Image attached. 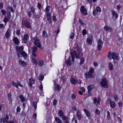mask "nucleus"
Listing matches in <instances>:
<instances>
[{"mask_svg":"<svg viewBox=\"0 0 123 123\" xmlns=\"http://www.w3.org/2000/svg\"><path fill=\"white\" fill-rule=\"evenodd\" d=\"M46 16L47 20L48 21L49 24H51L52 23L51 20V16L50 13H46Z\"/></svg>","mask_w":123,"mask_h":123,"instance_id":"6e6552de","label":"nucleus"},{"mask_svg":"<svg viewBox=\"0 0 123 123\" xmlns=\"http://www.w3.org/2000/svg\"><path fill=\"white\" fill-rule=\"evenodd\" d=\"M37 49V48L35 46H33L31 47V50L32 51V52H36Z\"/></svg>","mask_w":123,"mask_h":123,"instance_id":"c85d7f7f","label":"nucleus"},{"mask_svg":"<svg viewBox=\"0 0 123 123\" xmlns=\"http://www.w3.org/2000/svg\"><path fill=\"white\" fill-rule=\"evenodd\" d=\"M84 112L85 113L86 116L88 117H90L91 116V114L89 111L86 109H84L83 110Z\"/></svg>","mask_w":123,"mask_h":123,"instance_id":"4be33fe9","label":"nucleus"},{"mask_svg":"<svg viewBox=\"0 0 123 123\" xmlns=\"http://www.w3.org/2000/svg\"><path fill=\"white\" fill-rule=\"evenodd\" d=\"M21 108L19 106H18L17 109V113H18L20 111Z\"/></svg>","mask_w":123,"mask_h":123,"instance_id":"680f3d73","label":"nucleus"},{"mask_svg":"<svg viewBox=\"0 0 123 123\" xmlns=\"http://www.w3.org/2000/svg\"><path fill=\"white\" fill-rule=\"evenodd\" d=\"M97 11L99 12H101V10L100 7L98 6H97L96 8V9Z\"/></svg>","mask_w":123,"mask_h":123,"instance_id":"09e8293b","label":"nucleus"},{"mask_svg":"<svg viewBox=\"0 0 123 123\" xmlns=\"http://www.w3.org/2000/svg\"><path fill=\"white\" fill-rule=\"evenodd\" d=\"M29 38V36L27 34L25 35L24 36L23 40L25 41L27 40Z\"/></svg>","mask_w":123,"mask_h":123,"instance_id":"c9c22d12","label":"nucleus"},{"mask_svg":"<svg viewBox=\"0 0 123 123\" xmlns=\"http://www.w3.org/2000/svg\"><path fill=\"white\" fill-rule=\"evenodd\" d=\"M66 63L67 65H71V62L70 61L69 59L68 58L66 61Z\"/></svg>","mask_w":123,"mask_h":123,"instance_id":"a19ab883","label":"nucleus"},{"mask_svg":"<svg viewBox=\"0 0 123 123\" xmlns=\"http://www.w3.org/2000/svg\"><path fill=\"white\" fill-rule=\"evenodd\" d=\"M85 75L86 76V78H90L92 77L93 76L92 73H91L89 72H86L85 74Z\"/></svg>","mask_w":123,"mask_h":123,"instance_id":"ddd939ff","label":"nucleus"},{"mask_svg":"<svg viewBox=\"0 0 123 123\" xmlns=\"http://www.w3.org/2000/svg\"><path fill=\"white\" fill-rule=\"evenodd\" d=\"M93 86L90 85L88 86L87 88L88 91H91L92 90L93 88Z\"/></svg>","mask_w":123,"mask_h":123,"instance_id":"ea45409f","label":"nucleus"},{"mask_svg":"<svg viewBox=\"0 0 123 123\" xmlns=\"http://www.w3.org/2000/svg\"><path fill=\"white\" fill-rule=\"evenodd\" d=\"M94 70V69L93 68H92L91 67L90 68L89 71V72L91 73H92V74H93V72Z\"/></svg>","mask_w":123,"mask_h":123,"instance_id":"603ef678","label":"nucleus"},{"mask_svg":"<svg viewBox=\"0 0 123 123\" xmlns=\"http://www.w3.org/2000/svg\"><path fill=\"white\" fill-rule=\"evenodd\" d=\"M76 53V52L75 50H74L73 52H71L70 53L72 58V61L73 62H74V57Z\"/></svg>","mask_w":123,"mask_h":123,"instance_id":"2eb2a0df","label":"nucleus"},{"mask_svg":"<svg viewBox=\"0 0 123 123\" xmlns=\"http://www.w3.org/2000/svg\"><path fill=\"white\" fill-rule=\"evenodd\" d=\"M83 53L82 52L76 53L75 55L76 58L77 59H79L80 57H81L83 55Z\"/></svg>","mask_w":123,"mask_h":123,"instance_id":"4468645a","label":"nucleus"},{"mask_svg":"<svg viewBox=\"0 0 123 123\" xmlns=\"http://www.w3.org/2000/svg\"><path fill=\"white\" fill-rule=\"evenodd\" d=\"M79 22L80 24L82 26H84L85 25V24L82 21L80 20V19H79Z\"/></svg>","mask_w":123,"mask_h":123,"instance_id":"864d4df0","label":"nucleus"},{"mask_svg":"<svg viewBox=\"0 0 123 123\" xmlns=\"http://www.w3.org/2000/svg\"><path fill=\"white\" fill-rule=\"evenodd\" d=\"M111 12L112 15V16L114 18H115V19H117L118 17V14L114 10H112Z\"/></svg>","mask_w":123,"mask_h":123,"instance_id":"dca6fc26","label":"nucleus"},{"mask_svg":"<svg viewBox=\"0 0 123 123\" xmlns=\"http://www.w3.org/2000/svg\"><path fill=\"white\" fill-rule=\"evenodd\" d=\"M34 40V43L35 45L37 47L40 48L42 49V48L41 47V45L39 40L37 38V37H35L33 38Z\"/></svg>","mask_w":123,"mask_h":123,"instance_id":"20e7f679","label":"nucleus"},{"mask_svg":"<svg viewBox=\"0 0 123 123\" xmlns=\"http://www.w3.org/2000/svg\"><path fill=\"white\" fill-rule=\"evenodd\" d=\"M20 30H17L16 32V34L17 35H20Z\"/></svg>","mask_w":123,"mask_h":123,"instance_id":"bf43d9fd","label":"nucleus"},{"mask_svg":"<svg viewBox=\"0 0 123 123\" xmlns=\"http://www.w3.org/2000/svg\"><path fill=\"white\" fill-rule=\"evenodd\" d=\"M80 62L79 63L80 65H82L84 63L85 61V60L83 57H82L80 59Z\"/></svg>","mask_w":123,"mask_h":123,"instance_id":"e433bc0d","label":"nucleus"},{"mask_svg":"<svg viewBox=\"0 0 123 123\" xmlns=\"http://www.w3.org/2000/svg\"><path fill=\"white\" fill-rule=\"evenodd\" d=\"M19 98L21 100V102L22 103H23L24 102L27 101V99L25 98V97L22 95H20L19 96Z\"/></svg>","mask_w":123,"mask_h":123,"instance_id":"a211bd4d","label":"nucleus"},{"mask_svg":"<svg viewBox=\"0 0 123 123\" xmlns=\"http://www.w3.org/2000/svg\"><path fill=\"white\" fill-rule=\"evenodd\" d=\"M11 94L10 93H9L8 95V99L9 100H10L11 99Z\"/></svg>","mask_w":123,"mask_h":123,"instance_id":"0e129e2a","label":"nucleus"},{"mask_svg":"<svg viewBox=\"0 0 123 123\" xmlns=\"http://www.w3.org/2000/svg\"><path fill=\"white\" fill-rule=\"evenodd\" d=\"M108 101L109 102H110V105L111 107L112 108H114L116 106V104L115 102L113 101H111V99H108Z\"/></svg>","mask_w":123,"mask_h":123,"instance_id":"aec40b11","label":"nucleus"},{"mask_svg":"<svg viewBox=\"0 0 123 123\" xmlns=\"http://www.w3.org/2000/svg\"><path fill=\"white\" fill-rule=\"evenodd\" d=\"M32 105L35 109L36 110L37 107V102H33Z\"/></svg>","mask_w":123,"mask_h":123,"instance_id":"c03bdc74","label":"nucleus"},{"mask_svg":"<svg viewBox=\"0 0 123 123\" xmlns=\"http://www.w3.org/2000/svg\"><path fill=\"white\" fill-rule=\"evenodd\" d=\"M113 68V65L112 64L111 62H110L109 64V70H112Z\"/></svg>","mask_w":123,"mask_h":123,"instance_id":"c756f323","label":"nucleus"},{"mask_svg":"<svg viewBox=\"0 0 123 123\" xmlns=\"http://www.w3.org/2000/svg\"><path fill=\"white\" fill-rule=\"evenodd\" d=\"M65 118H63L62 120L63 121L65 120L64 122L65 123H69V118L67 117V116L66 117H65Z\"/></svg>","mask_w":123,"mask_h":123,"instance_id":"cd10ccee","label":"nucleus"},{"mask_svg":"<svg viewBox=\"0 0 123 123\" xmlns=\"http://www.w3.org/2000/svg\"><path fill=\"white\" fill-rule=\"evenodd\" d=\"M57 103V101L56 100H54L53 101V105H56Z\"/></svg>","mask_w":123,"mask_h":123,"instance_id":"774afa93","label":"nucleus"},{"mask_svg":"<svg viewBox=\"0 0 123 123\" xmlns=\"http://www.w3.org/2000/svg\"><path fill=\"white\" fill-rule=\"evenodd\" d=\"M43 37L44 38H46L48 36V35L46 32L45 31H43L42 33Z\"/></svg>","mask_w":123,"mask_h":123,"instance_id":"7c9ffc66","label":"nucleus"},{"mask_svg":"<svg viewBox=\"0 0 123 123\" xmlns=\"http://www.w3.org/2000/svg\"><path fill=\"white\" fill-rule=\"evenodd\" d=\"M30 11L32 12L33 14V15L35 13V9L32 6L31 7Z\"/></svg>","mask_w":123,"mask_h":123,"instance_id":"79ce46f5","label":"nucleus"},{"mask_svg":"<svg viewBox=\"0 0 123 123\" xmlns=\"http://www.w3.org/2000/svg\"><path fill=\"white\" fill-rule=\"evenodd\" d=\"M95 113L97 115H99L100 113V112L98 109L96 110Z\"/></svg>","mask_w":123,"mask_h":123,"instance_id":"49530a36","label":"nucleus"},{"mask_svg":"<svg viewBox=\"0 0 123 123\" xmlns=\"http://www.w3.org/2000/svg\"><path fill=\"white\" fill-rule=\"evenodd\" d=\"M50 7L49 6H47L45 9V10L47 13H50L49 12L50 11Z\"/></svg>","mask_w":123,"mask_h":123,"instance_id":"72a5a7b5","label":"nucleus"},{"mask_svg":"<svg viewBox=\"0 0 123 123\" xmlns=\"http://www.w3.org/2000/svg\"><path fill=\"white\" fill-rule=\"evenodd\" d=\"M104 29L106 31H111L112 30V28L111 27H108L107 26H105L104 27Z\"/></svg>","mask_w":123,"mask_h":123,"instance_id":"bb28decb","label":"nucleus"},{"mask_svg":"<svg viewBox=\"0 0 123 123\" xmlns=\"http://www.w3.org/2000/svg\"><path fill=\"white\" fill-rule=\"evenodd\" d=\"M37 114L36 113H34L33 115V117L35 119H36L37 118Z\"/></svg>","mask_w":123,"mask_h":123,"instance_id":"052dcab7","label":"nucleus"},{"mask_svg":"<svg viewBox=\"0 0 123 123\" xmlns=\"http://www.w3.org/2000/svg\"><path fill=\"white\" fill-rule=\"evenodd\" d=\"M37 6L39 9H41L42 7V6L40 3H38Z\"/></svg>","mask_w":123,"mask_h":123,"instance_id":"338daca9","label":"nucleus"},{"mask_svg":"<svg viewBox=\"0 0 123 123\" xmlns=\"http://www.w3.org/2000/svg\"><path fill=\"white\" fill-rule=\"evenodd\" d=\"M10 31L8 29L5 34V36L7 38H8L10 36Z\"/></svg>","mask_w":123,"mask_h":123,"instance_id":"5701e85b","label":"nucleus"},{"mask_svg":"<svg viewBox=\"0 0 123 123\" xmlns=\"http://www.w3.org/2000/svg\"><path fill=\"white\" fill-rule=\"evenodd\" d=\"M100 98H98L97 99L96 97H95L93 99L94 103L95 104L97 103V104H98L100 103Z\"/></svg>","mask_w":123,"mask_h":123,"instance_id":"f3484780","label":"nucleus"},{"mask_svg":"<svg viewBox=\"0 0 123 123\" xmlns=\"http://www.w3.org/2000/svg\"><path fill=\"white\" fill-rule=\"evenodd\" d=\"M7 17L9 18H10L12 17V16L11 15V14L9 12H8L7 13Z\"/></svg>","mask_w":123,"mask_h":123,"instance_id":"69168bd1","label":"nucleus"},{"mask_svg":"<svg viewBox=\"0 0 123 123\" xmlns=\"http://www.w3.org/2000/svg\"><path fill=\"white\" fill-rule=\"evenodd\" d=\"M19 64L20 65L22 66L25 67H26L27 63L24 61H22L21 59H20L19 61Z\"/></svg>","mask_w":123,"mask_h":123,"instance_id":"9d476101","label":"nucleus"},{"mask_svg":"<svg viewBox=\"0 0 123 123\" xmlns=\"http://www.w3.org/2000/svg\"><path fill=\"white\" fill-rule=\"evenodd\" d=\"M32 61L33 63L36 65L37 64V60L35 58L32 57Z\"/></svg>","mask_w":123,"mask_h":123,"instance_id":"4c0bfd02","label":"nucleus"},{"mask_svg":"<svg viewBox=\"0 0 123 123\" xmlns=\"http://www.w3.org/2000/svg\"><path fill=\"white\" fill-rule=\"evenodd\" d=\"M16 50L17 52V56L19 58L20 57V54L23 51V49L24 48L23 46H22L19 47H16Z\"/></svg>","mask_w":123,"mask_h":123,"instance_id":"7ed1b4c3","label":"nucleus"},{"mask_svg":"<svg viewBox=\"0 0 123 123\" xmlns=\"http://www.w3.org/2000/svg\"><path fill=\"white\" fill-rule=\"evenodd\" d=\"M29 86L30 88H31L32 87V84L34 83L35 80L32 77L29 79Z\"/></svg>","mask_w":123,"mask_h":123,"instance_id":"9b49d317","label":"nucleus"},{"mask_svg":"<svg viewBox=\"0 0 123 123\" xmlns=\"http://www.w3.org/2000/svg\"><path fill=\"white\" fill-rule=\"evenodd\" d=\"M103 43V42L102 41L101 39H99L98 41V45L97 46L98 49L99 50H100V48L102 45Z\"/></svg>","mask_w":123,"mask_h":123,"instance_id":"f8f14e48","label":"nucleus"},{"mask_svg":"<svg viewBox=\"0 0 123 123\" xmlns=\"http://www.w3.org/2000/svg\"><path fill=\"white\" fill-rule=\"evenodd\" d=\"M17 82L18 87V86H19L21 87H23V86L21 85L19 81H17Z\"/></svg>","mask_w":123,"mask_h":123,"instance_id":"5fc2aeb1","label":"nucleus"},{"mask_svg":"<svg viewBox=\"0 0 123 123\" xmlns=\"http://www.w3.org/2000/svg\"><path fill=\"white\" fill-rule=\"evenodd\" d=\"M8 12H14L13 7L11 6H10L9 7H8Z\"/></svg>","mask_w":123,"mask_h":123,"instance_id":"473e14b6","label":"nucleus"},{"mask_svg":"<svg viewBox=\"0 0 123 123\" xmlns=\"http://www.w3.org/2000/svg\"><path fill=\"white\" fill-rule=\"evenodd\" d=\"M12 84L16 88H18L17 83H16L14 81H12Z\"/></svg>","mask_w":123,"mask_h":123,"instance_id":"8fccbe9b","label":"nucleus"},{"mask_svg":"<svg viewBox=\"0 0 123 123\" xmlns=\"http://www.w3.org/2000/svg\"><path fill=\"white\" fill-rule=\"evenodd\" d=\"M58 113L60 117H61L62 119L63 118H65V117H66V116H65L64 115V113L63 111L61 110H60L58 111Z\"/></svg>","mask_w":123,"mask_h":123,"instance_id":"1a4fd4ad","label":"nucleus"},{"mask_svg":"<svg viewBox=\"0 0 123 123\" xmlns=\"http://www.w3.org/2000/svg\"><path fill=\"white\" fill-rule=\"evenodd\" d=\"M81 48L78 47L77 48V51H76V53H78L79 52H81Z\"/></svg>","mask_w":123,"mask_h":123,"instance_id":"6e6d98bb","label":"nucleus"},{"mask_svg":"<svg viewBox=\"0 0 123 123\" xmlns=\"http://www.w3.org/2000/svg\"><path fill=\"white\" fill-rule=\"evenodd\" d=\"M92 39L90 37L88 38L86 40V42L89 45H90L92 43Z\"/></svg>","mask_w":123,"mask_h":123,"instance_id":"a878e982","label":"nucleus"},{"mask_svg":"<svg viewBox=\"0 0 123 123\" xmlns=\"http://www.w3.org/2000/svg\"><path fill=\"white\" fill-rule=\"evenodd\" d=\"M61 87L60 86V85L58 84H57L56 86H55L54 89L55 90L60 91L61 90Z\"/></svg>","mask_w":123,"mask_h":123,"instance_id":"2f4dec72","label":"nucleus"},{"mask_svg":"<svg viewBox=\"0 0 123 123\" xmlns=\"http://www.w3.org/2000/svg\"><path fill=\"white\" fill-rule=\"evenodd\" d=\"M1 11L2 15H4L6 13V11H5V10H1Z\"/></svg>","mask_w":123,"mask_h":123,"instance_id":"13d9d810","label":"nucleus"},{"mask_svg":"<svg viewBox=\"0 0 123 123\" xmlns=\"http://www.w3.org/2000/svg\"><path fill=\"white\" fill-rule=\"evenodd\" d=\"M80 11L81 13L84 15H86L87 14V10L83 6H81Z\"/></svg>","mask_w":123,"mask_h":123,"instance_id":"0eeeda50","label":"nucleus"},{"mask_svg":"<svg viewBox=\"0 0 123 123\" xmlns=\"http://www.w3.org/2000/svg\"><path fill=\"white\" fill-rule=\"evenodd\" d=\"M44 78V76L42 75H41L39 76V79L41 80V81L43 80Z\"/></svg>","mask_w":123,"mask_h":123,"instance_id":"3c124183","label":"nucleus"},{"mask_svg":"<svg viewBox=\"0 0 123 123\" xmlns=\"http://www.w3.org/2000/svg\"><path fill=\"white\" fill-rule=\"evenodd\" d=\"M22 25L24 27L30 29L31 30L32 29V27L30 21L27 19L22 20Z\"/></svg>","mask_w":123,"mask_h":123,"instance_id":"f03ea898","label":"nucleus"},{"mask_svg":"<svg viewBox=\"0 0 123 123\" xmlns=\"http://www.w3.org/2000/svg\"><path fill=\"white\" fill-rule=\"evenodd\" d=\"M33 15V17L39 19L40 18L39 15L37 14H35L34 13Z\"/></svg>","mask_w":123,"mask_h":123,"instance_id":"58836bf2","label":"nucleus"},{"mask_svg":"<svg viewBox=\"0 0 123 123\" xmlns=\"http://www.w3.org/2000/svg\"><path fill=\"white\" fill-rule=\"evenodd\" d=\"M20 54L24 58L27 56V54L24 51H23Z\"/></svg>","mask_w":123,"mask_h":123,"instance_id":"f704fd0d","label":"nucleus"},{"mask_svg":"<svg viewBox=\"0 0 123 123\" xmlns=\"http://www.w3.org/2000/svg\"><path fill=\"white\" fill-rule=\"evenodd\" d=\"M13 40L14 43L18 45L19 43V41L18 39L16 37H14L13 39Z\"/></svg>","mask_w":123,"mask_h":123,"instance_id":"412c9836","label":"nucleus"},{"mask_svg":"<svg viewBox=\"0 0 123 123\" xmlns=\"http://www.w3.org/2000/svg\"><path fill=\"white\" fill-rule=\"evenodd\" d=\"M32 12L30 11L28 12V14L29 17H31L32 15Z\"/></svg>","mask_w":123,"mask_h":123,"instance_id":"e2e57ef3","label":"nucleus"},{"mask_svg":"<svg viewBox=\"0 0 123 123\" xmlns=\"http://www.w3.org/2000/svg\"><path fill=\"white\" fill-rule=\"evenodd\" d=\"M70 81L71 83L74 85H75L77 83V81L74 78H71L70 79Z\"/></svg>","mask_w":123,"mask_h":123,"instance_id":"393cba45","label":"nucleus"},{"mask_svg":"<svg viewBox=\"0 0 123 123\" xmlns=\"http://www.w3.org/2000/svg\"><path fill=\"white\" fill-rule=\"evenodd\" d=\"M76 98V95L74 94H73L72 95L71 98L73 99H75Z\"/></svg>","mask_w":123,"mask_h":123,"instance_id":"4d7b16f0","label":"nucleus"},{"mask_svg":"<svg viewBox=\"0 0 123 123\" xmlns=\"http://www.w3.org/2000/svg\"><path fill=\"white\" fill-rule=\"evenodd\" d=\"M108 56L110 59L112 58L114 60H119V59L118 53L115 52H113L111 53V52L110 51Z\"/></svg>","mask_w":123,"mask_h":123,"instance_id":"f257e3e1","label":"nucleus"},{"mask_svg":"<svg viewBox=\"0 0 123 123\" xmlns=\"http://www.w3.org/2000/svg\"><path fill=\"white\" fill-rule=\"evenodd\" d=\"M43 61H39L38 65L40 66H41L43 65Z\"/></svg>","mask_w":123,"mask_h":123,"instance_id":"a18cd8bd","label":"nucleus"},{"mask_svg":"<svg viewBox=\"0 0 123 123\" xmlns=\"http://www.w3.org/2000/svg\"><path fill=\"white\" fill-rule=\"evenodd\" d=\"M81 114L79 110H78L77 111V116L78 117V119L79 120H80L81 117Z\"/></svg>","mask_w":123,"mask_h":123,"instance_id":"b1692460","label":"nucleus"},{"mask_svg":"<svg viewBox=\"0 0 123 123\" xmlns=\"http://www.w3.org/2000/svg\"><path fill=\"white\" fill-rule=\"evenodd\" d=\"M55 121L56 123H63L62 120L57 117H55Z\"/></svg>","mask_w":123,"mask_h":123,"instance_id":"6ab92c4d","label":"nucleus"},{"mask_svg":"<svg viewBox=\"0 0 123 123\" xmlns=\"http://www.w3.org/2000/svg\"><path fill=\"white\" fill-rule=\"evenodd\" d=\"M61 79L63 80V83L64 84L65 83V82L66 81V78L65 76L63 75L62 77H61Z\"/></svg>","mask_w":123,"mask_h":123,"instance_id":"37998d69","label":"nucleus"},{"mask_svg":"<svg viewBox=\"0 0 123 123\" xmlns=\"http://www.w3.org/2000/svg\"><path fill=\"white\" fill-rule=\"evenodd\" d=\"M102 87L106 88H107L108 86L107 84V80L106 78H104L102 80L100 83Z\"/></svg>","mask_w":123,"mask_h":123,"instance_id":"39448f33","label":"nucleus"},{"mask_svg":"<svg viewBox=\"0 0 123 123\" xmlns=\"http://www.w3.org/2000/svg\"><path fill=\"white\" fill-rule=\"evenodd\" d=\"M8 19L7 17H5L3 20V21L5 23H6L8 21Z\"/></svg>","mask_w":123,"mask_h":123,"instance_id":"de8ad7c7","label":"nucleus"},{"mask_svg":"<svg viewBox=\"0 0 123 123\" xmlns=\"http://www.w3.org/2000/svg\"><path fill=\"white\" fill-rule=\"evenodd\" d=\"M9 118V117L8 115L6 114V116L5 117H2L1 119L0 122L1 123H4L7 122L8 121V119Z\"/></svg>","mask_w":123,"mask_h":123,"instance_id":"423d86ee","label":"nucleus"}]
</instances>
